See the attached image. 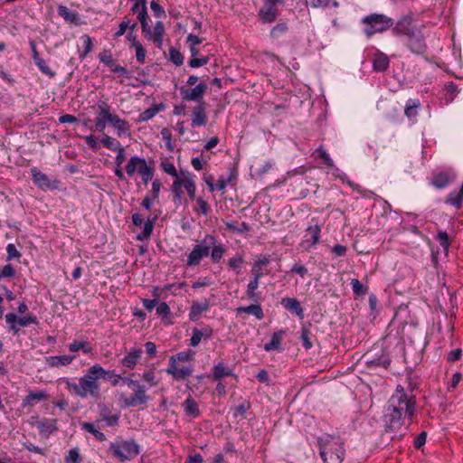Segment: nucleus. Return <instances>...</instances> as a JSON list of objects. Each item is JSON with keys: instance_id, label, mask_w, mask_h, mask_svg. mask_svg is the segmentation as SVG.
<instances>
[{"instance_id": "obj_1", "label": "nucleus", "mask_w": 463, "mask_h": 463, "mask_svg": "<svg viewBox=\"0 0 463 463\" xmlns=\"http://www.w3.org/2000/svg\"><path fill=\"white\" fill-rule=\"evenodd\" d=\"M416 397L412 392L406 391L403 386L397 385L394 393L388 401L384 414V422L387 429L399 430L408 420L411 424L415 415Z\"/></svg>"}, {"instance_id": "obj_2", "label": "nucleus", "mask_w": 463, "mask_h": 463, "mask_svg": "<svg viewBox=\"0 0 463 463\" xmlns=\"http://www.w3.org/2000/svg\"><path fill=\"white\" fill-rule=\"evenodd\" d=\"M99 373H102V371H98L93 364L88 369L86 373L79 379L78 383L69 378H62L61 381L65 384L66 389L76 396L80 398H86L88 396L98 398L100 392L97 375Z\"/></svg>"}, {"instance_id": "obj_3", "label": "nucleus", "mask_w": 463, "mask_h": 463, "mask_svg": "<svg viewBox=\"0 0 463 463\" xmlns=\"http://www.w3.org/2000/svg\"><path fill=\"white\" fill-rule=\"evenodd\" d=\"M319 454L324 463H342L345 457L344 442L338 436L324 434L317 438Z\"/></svg>"}, {"instance_id": "obj_4", "label": "nucleus", "mask_w": 463, "mask_h": 463, "mask_svg": "<svg viewBox=\"0 0 463 463\" xmlns=\"http://www.w3.org/2000/svg\"><path fill=\"white\" fill-rule=\"evenodd\" d=\"M108 453L120 462L131 460L140 453V447L135 439H116L109 444Z\"/></svg>"}, {"instance_id": "obj_5", "label": "nucleus", "mask_w": 463, "mask_h": 463, "mask_svg": "<svg viewBox=\"0 0 463 463\" xmlns=\"http://www.w3.org/2000/svg\"><path fill=\"white\" fill-rule=\"evenodd\" d=\"M362 22L365 24L364 33L368 37L376 33H383L393 25L392 18L379 14L365 16Z\"/></svg>"}, {"instance_id": "obj_6", "label": "nucleus", "mask_w": 463, "mask_h": 463, "mask_svg": "<svg viewBox=\"0 0 463 463\" xmlns=\"http://www.w3.org/2000/svg\"><path fill=\"white\" fill-rule=\"evenodd\" d=\"M215 242V238L207 235L202 241L196 244L187 257L186 265L189 267L198 266L201 260L210 254L212 244Z\"/></svg>"}, {"instance_id": "obj_7", "label": "nucleus", "mask_w": 463, "mask_h": 463, "mask_svg": "<svg viewBox=\"0 0 463 463\" xmlns=\"http://www.w3.org/2000/svg\"><path fill=\"white\" fill-rule=\"evenodd\" d=\"M126 172L128 176H132L137 172L145 184L148 183L154 176V169L147 165L145 158L138 156L130 157L126 165Z\"/></svg>"}, {"instance_id": "obj_8", "label": "nucleus", "mask_w": 463, "mask_h": 463, "mask_svg": "<svg viewBox=\"0 0 463 463\" xmlns=\"http://www.w3.org/2000/svg\"><path fill=\"white\" fill-rule=\"evenodd\" d=\"M420 28H425L423 24L418 26L412 14L402 16L393 25L392 33L396 36H409L418 31Z\"/></svg>"}, {"instance_id": "obj_9", "label": "nucleus", "mask_w": 463, "mask_h": 463, "mask_svg": "<svg viewBox=\"0 0 463 463\" xmlns=\"http://www.w3.org/2000/svg\"><path fill=\"white\" fill-rule=\"evenodd\" d=\"M423 29L424 28H420L418 31L406 37L407 48L416 55L424 54L428 49Z\"/></svg>"}, {"instance_id": "obj_10", "label": "nucleus", "mask_w": 463, "mask_h": 463, "mask_svg": "<svg viewBox=\"0 0 463 463\" xmlns=\"http://www.w3.org/2000/svg\"><path fill=\"white\" fill-rule=\"evenodd\" d=\"M208 89L204 81L200 82L194 88L189 89L184 86L180 88V95L184 101H194L197 104L205 103L203 96Z\"/></svg>"}, {"instance_id": "obj_11", "label": "nucleus", "mask_w": 463, "mask_h": 463, "mask_svg": "<svg viewBox=\"0 0 463 463\" xmlns=\"http://www.w3.org/2000/svg\"><path fill=\"white\" fill-rule=\"evenodd\" d=\"M134 393L127 397L124 393L119 395L120 401L124 402L127 407H137L138 405L146 404L149 401L146 395V390L144 385L138 384L132 389Z\"/></svg>"}, {"instance_id": "obj_12", "label": "nucleus", "mask_w": 463, "mask_h": 463, "mask_svg": "<svg viewBox=\"0 0 463 463\" xmlns=\"http://www.w3.org/2000/svg\"><path fill=\"white\" fill-rule=\"evenodd\" d=\"M165 372L169 375H172L175 380L182 381L187 379L192 374L193 368L192 366L180 367L177 363H175V357L171 356Z\"/></svg>"}, {"instance_id": "obj_13", "label": "nucleus", "mask_w": 463, "mask_h": 463, "mask_svg": "<svg viewBox=\"0 0 463 463\" xmlns=\"http://www.w3.org/2000/svg\"><path fill=\"white\" fill-rule=\"evenodd\" d=\"M456 177L457 175L452 170L439 172L433 175L430 184L437 189H443L453 182Z\"/></svg>"}, {"instance_id": "obj_14", "label": "nucleus", "mask_w": 463, "mask_h": 463, "mask_svg": "<svg viewBox=\"0 0 463 463\" xmlns=\"http://www.w3.org/2000/svg\"><path fill=\"white\" fill-rule=\"evenodd\" d=\"M192 126L203 127L207 124L208 117L206 113V103L197 104L192 111Z\"/></svg>"}, {"instance_id": "obj_15", "label": "nucleus", "mask_w": 463, "mask_h": 463, "mask_svg": "<svg viewBox=\"0 0 463 463\" xmlns=\"http://www.w3.org/2000/svg\"><path fill=\"white\" fill-rule=\"evenodd\" d=\"M48 396H49L48 393L44 390L30 392L23 400L21 406L24 409H26V408L31 409L37 402L48 399Z\"/></svg>"}, {"instance_id": "obj_16", "label": "nucleus", "mask_w": 463, "mask_h": 463, "mask_svg": "<svg viewBox=\"0 0 463 463\" xmlns=\"http://www.w3.org/2000/svg\"><path fill=\"white\" fill-rule=\"evenodd\" d=\"M36 428L42 435L48 437L57 430V420L55 419L36 418Z\"/></svg>"}, {"instance_id": "obj_17", "label": "nucleus", "mask_w": 463, "mask_h": 463, "mask_svg": "<svg viewBox=\"0 0 463 463\" xmlns=\"http://www.w3.org/2000/svg\"><path fill=\"white\" fill-rule=\"evenodd\" d=\"M210 307V302L204 298L203 301H194L189 312V319L192 321H197L203 312H205Z\"/></svg>"}, {"instance_id": "obj_18", "label": "nucleus", "mask_w": 463, "mask_h": 463, "mask_svg": "<svg viewBox=\"0 0 463 463\" xmlns=\"http://www.w3.org/2000/svg\"><path fill=\"white\" fill-rule=\"evenodd\" d=\"M144 33L157 47H161L163 43V35L165 33V26L161 21L156 23L153 30L150 28L149 32Z\"/></svg>"}, {"instance_id": "obj_19", "label": "nucleus", "mask_w": 463, "mask_h": 463, "mask_svg": "<svg viewBox=\"0 0 463 463\" xmlns=\"http://www.w3.org/2000/svg\"><path fill=\"white\" fill-rule=\"evenodd\" d=\"M281 305L285 309L296 314L299 318H304V310L300 302L295 298H283Z\"/></svg>"}, {"instance_id": "obj_20", "label": "nucleus", "mask_w": 463, "mask_h": 463, "mask_svg": "<svg viewBox=\"0 0 463 463\" xmlns=\"http://www.w3.org/2000/svg\"><path fill=\"white\" fill-rule=\"evenodd\" d=\"M94 366L97 368L98 371H102V373H99L98 378L104 379L107 381H109L113 386H117L121 379V376L117 374L115 371L110 370H105L100 364H95Z\"/></svg>"}, {"instance_id": "obj_21", "label": "nucleus", "mask_w": 463, "mask_h": 463, "mask_svg": "<svg viewBox=\"0 0 463 463\" xmlns=\"http://www.w3.org/2000/svg\"><path fill=\"white\" fill-rule=\"evenodd\" d=\"M142 350L141 349H132L128 353L127 355L121 360V364L123 366L133 369L139 358L141 357Z\"/></svg>"}, {"instance_id": "obj_22", "label": "nucleus", "mask_w": 463, "mask_h": 463, "mask_svg": "<svg viewBox=\"0 0 463 463\" xmlns=\"http://www.w3.org/2000/svg\"><path fill=\"white\" fill-rule=\"evenodd\" d=\"M31 174L33 176V180L36 185H38L40 188H49L51 186L50 180L48 176L39 171L36 167H33L31 169Z\"/></svg>"}, {"instance_id": "obj_23", "label": "nucleus", "mask_w": 463, "mask_h": 463, "mask_svg": "<svg viewBox=\"0 0 463 463\" xmlns=\"http://www.w3.org/2000/svg\"><path fill=\"white\" fill-rule=\"evenodd\" d=\"M212 329L205 327L203 329L194 328L192 337L190 338V345L193 347L197 346L203 336L210 337L212 335Z\"/></svg>"}, {"instance_id": "obj_24", "label": "nucleus", "mask_w": 463, "mask_h": 463, "mask_svg": "<svg viewBox=\"0 0 463 463\" xmlns=\"http://www.w3.org/2000/svg\"><path fill=\"white\" fill-rule=\"evenodd\" d=\"M109 123L118 130V136L129 135V126L128 121L120 118L118 115L114 114Z\"/></svg>"}, {"instance_id": "obj_25", "label": "nucleus", "mask_w": 463, "mask_h": 463, "mask_svg": "<svg viewBox=\"0 0 463 463\" xmlns=\"http://www.w3.org/2000/svg\"><path fill=\"white\" fill-rule=\"evenodd\" d=\"M75 356L71 355H58V356H49L47 357V364L52 367H59L70 364Z\"/></svg>"}, {"instance_id": "obj_26", "label": "nucleus", "mask_w": 463, "mask_h": 463, "mask_svg": "<svg viewBox=\"0 0 463 463\" xmlns=\"http://www.w3.org/2000/svg\"><path fill=\"white\" fill-rule=\"evenodd\" d=\"M284 334H285V331H283V330L275 332L271 335L270 341L264 345V350L267 352H270L273 350H279Z\"/></svg>"}, {"instance_id": "obj_27", "label": "nucleus", "mask_w": 463, "mask_h": 463, "mask_svg": "<svg viewBox=\"0 0 463 463\" xmlns=\"http://www.w3.org/2000/svg\"><path fill=\"white\" fill-rule=\"evenodd\" d=\"M182 407L186 415L196 418L200 414V410L197 402L191 397L187 398L183 403Z\"/></svg>"}, {"instance_id": "obj_28", "label": "nucleus", "mask_w": 463, "mask_h": 463, "mask_svg": "<svg viewBox=\"0 0 463 463\" xmlns=\"http://www.w3.org/2000/svg\"><path fill=\"white\" fill-rule=\"evenodd\" d=\"M237 314L247 313L255 316L258 319L264 317L263 310L259 304H252L248 307H239L236 309Z\"/></svg>"}, {"instance_id": "obj_29", "label": "nucleus", "mask_w": 463, "mask_h": 463, "mask_svg": "<svg viewBox=\"0 0 463 463\" xmlns=\"http://www.w3.org/2000/svg\"><path fill=\"white\" fill-rule=\"evenodd\" d=\"M320 226L318 225H313L308 226L306 230V241L309 243L310 246H313L317 243L320 236Z\"/></svg>"}, {"instance_id": "obj_30", "label": "nucleus", "mask_w": 463, "mask_h": 463, "mask_svg": "<svg viewBox=\"0 0 463 463\" xmlns=\"http://www.w3.org/2000/svg\"><path fill=\"white\" fill-rule=\"evenodd\" d=\"M270 262L269 256H262L258 260L253 263L251 268V274L255 277H263L264 273L262 272L263 267H266Z\"/></svg>"}, {"instance_id": "obj_31", "label": "nucleus", "mask_w": 463, "mask_h": 463, "mask_svg": "<svg viewBox=\"0 0 463 463\" xmlns=\"http://www.w3.org/2000/svg\"><path fill=\"white\" fill-rule=\"evenodd\" d=\"M184 175H185V173L183 172L181 176L175 178V181L173 182V184L171 186V191L174 194L175 200H179L184 194L182 188L183 187L184 188Z\"/></svg>"}, {"instance_id": "obj_32", "label": "nucleus", "mask_w": 463, "mask_h": 463, "mask_svg": "<svg viewBox=\"0 0 463 463\" xmlns=\"http://www.w3.org/2000/svg\"><path fill=\"white\" fill-rule=\"evenodd\" d=\"M373 70L376 71H385L389 67V59L383 53L376 54L373 61Z\"/></svg>"}, {"instance_id": "obj_33", "label": "nucleus", "mask_w": 463, "mask_h": 463, "mask_svg": "<svg viewBox=\"0 0 463 463\" xmlns=\"http://www.w3.org/2000/svg\"><path fill=\"white\" fill-rule=\"evenodd\" d=\"M137 18L140 21L142 31L149 32L150 26L147 23L146 0H141V9L139 13H137Z\"/></svg>"}, {"instance_id": "obj_34", "label": "nucleus", "mask_w": 463, "mask_h": 463, "mask_svg": "<svg viewBox=\"0 0 463 463\" xmlns=\"http://www.w3.org/2000/svg\"><path fill=\"white\" fill-rule=\"evenodd\" d=\"M68 347L71 352L81 350L84 354H90L93 349L90 343L88 341H73Z\"/></svg>"}, {"instance_id": "obj_35", "label": "nucleus", "mask_w": 463, "mask_h": 463, "mask_svg": "<svg viewBox=\"0 0 463 463\" xmlns=\"http://www.w3.org/2000/svg\"><path fill=\"white\" fill-rule=\"evenodd\" d=\"M260 277L253 276V279L250 280L248 286L246 294L249 299L257 302L258 301V295L256 293V289L259 288L260 284Z\"/></svg>"}, {"instance_id": "obj_36", "label": "nucleus", "mask_w": 463, "mask_h": 463, "mask_svg": "<svg viewBox=\"0 0 463 463\" xmlns=\"http://www.w3.org/2000/svg\"><path fill=\"white\" fill-rule=\"evenodd\" d=\"M98 109L99 110L97 118H101L102 120L110 121L114 114L110 112L109 105L102 100H99L97 104Z\"/></svg>"}, {"instance_id": "obj_37", "label": "nucleus", "mask_w": 463, "mask_h": 463, "mask_svg": "<svg viewBox=\"0 0 463 463\" xmlns=\"http://www.w3.org/2000/svg\"><path fill=\"white\" fill-rule=\"evenodd\" d=\"M232 370L229 367H224L222 364L213 366V378L214 381H220L222 377L232 376Z\"/></svg>"}, {"instance_id": "obj_38", "label": "nucleus", "mask_w": 463, "mask_h": 463, "mask_svg": "<svg viewBox=\"0 0 463 463\" xmlns=\"http://www.w3.org/2000/svg\"><path fill=\"white\" fill-rule=\"evenodd\" d=\"M420 107V102L419 99H409L405 106L404 114L409 118H414L417 116Z\"/></svg>"}, {"instance_id": "obj_39", "label": "nucleus", "mask_w": 463, "mask_h": 463, "mask_svg": "<svg viewBox=\"0 0 463 463\" xmlns=\"http://www.w3.org/2000/svg\"><path fill=\"white\" fill-rule=\"evenodd\" d=\"M184 189L186 190L189 197L194 200L195 199V183L192 177V175L188 173H185L184 175Z\"/></svg>"}, {"instance_id": "obj_40", "label": "nucleus", "mask_w": 463, "mask_h": 463, "mask_svg": "<svg viewBox=\"0 0 463 463\" xmlns=\"http://www.w3.org/2000/svg\"><path fill=\"white\" fill-rule=\"evenodd\" d=\"M350 284L356 297H363L367 294L368 288L362 284L357 279H352Z\"/></svg>"}, {"instance_id": "obj_41", "label": "nucleus", "mask_w": 463, "mask_h": 463, "mask_svg": "<svg viewBox=\"0 0 463 463\" xmlns=\"http://www.w3.org/2000/svg\"><path fill=\"white\" fill-rule=\"evenodd\" d=\"M196 206L194 208V212L199 213L204 216L208 215L211 207L207 201H205L203 197L199 196L196 199Z\"/></svg>"}, {"instance_id": "obj_42", "label": "nucleus", "mask_w": 463, "mask_h": 463, "mask_svg": "<svg viewBox=\"0 0 463 463\" xmlns=\"http://www.w3.org/2000/svg\"><path fill=\"white\" fill-rule=\"evenodd\" d=\"M33 61L39 70L49 78H53L56 75V72L47 65L46 61L43 58L39 57L33 60Z\"/></svg>"}, {"instance_id": "obj_43", "label": "nucleus", "mask_w": 463, "mask_h": 463, "mask_svg": "<svg viewBox=\"0 0 463 463\" xmlns=\"http://www.w3.org/2000/svg\"><path fill=\"white\" fill-rule=\"evenodd\" d=\"M100 142L104 147L112 151H116L121 146L120 143L116 138L111 137L106 134L103 136Z\"/></svg>"}, {"instance_id": "obj_44", "label": "nucleus", "mask_w": 463, "mask_h": 463, "mask_svg": "<svg viewBox=\"0 0 463 463\" xmlns=\"http://www.w3.org/2000/svg\"><path fill=\"white\" fill-rule=\"evenodd\" d=\"M81 428H82L84 430H86V431H88V432H90V433L93 434V435L96 437V439H99V440H100V441H103V440H105V439H107V438H106V435H105L103 432H101V431L98 430L94 427V425H93L92 423H90V422H83V423L81 424Z\"/></svg>"}, {"instance_id": "obj_45", "label": "nucleus", "mask_w": 463, "mask_h": 463, "mask_svg": "<svg viewBox=\"0 0 463 463\" xmlns=\"http://www.w3.org/2000/svg\"><path fill=\"white\" fill-rule=\"evenodd\" d=\"M213 247L211 251V258L213 262L216 263L222 260L223 254L226 251V249L222 244L214 245L213 243Z\"/></svg>"}, {"instance_id": "obj_46", "label": "nucleus", "mask_w": 463, "mask_h": 463, "mask_svg": "<svg viewBox=\"0 0 463 463\" xmlns=\"http://www.w3.org/2000/svg\"><path fill=\"white\" fill-rule=\"evenodd\" d=\"M244 262L242 256L237 253L233 258H232L228 265L235 271L236 274H240L241 272V265Z\"/></svg>"}, {"instance_id": "obj_47", "label": "nucleus", "mask_w": 463, "mask_h": 463, "mask_svg": "<svg viewBox=\"0 0 463 463\" xmlns=\"http://www.w3.org/2000/svg\"><path fill=\"white\" fill-rule=\"evenodd\" d=\"M58 14L66 21L72 22L75 20L76 14L71 12L67 6L60 5L58 7Z\"/></svg>"}, {"instance_id": "obj_48", "label": "nucleus", "mask_w": 463, "mask_h": 463, "mask_svg": "<svg viewBox=\"0 0 463 463\" xmlns=\"http://www.w3.org/2000/svg\"><path fill=\"white\" fill-rule=\"evenodd\" d=\"M133 46L136 49L137 61L141 64L145 63L146 50L144 49L142 44L137 41H134Z\"/></svg>"}, {"instance_id": "obj_49", "label": "nucleus", "mask_w": 463, "mask_h": 463, "mask_svg": "<svg viewBox=\"0 0 463 463\" xmlns=\"http://www.w3.org/2000/svg\"><path fill=\"white\" fill-rule=\"evenodd\" d=\"M157 112H158V109L156 108L147 109L139 114L138 121L139 122L147 121V120L151 119L153 117H155Z\"/></svg>"}, {"instance_id": "obj_50", "label": "nucleus", "mask_w": 463, "mask_h": 463, "mask_svg": "<svg viewBox=\"0 0 463 463\" xmlns=\"http://www.w3.org/2000/svg\"><path fill=\"white\" fill-rule=\"evenodd\" d=\"M300 338H301L303 346L306 349H310L313 346L312 342L310 341V331L305 326L302 327V329H301Z\"/></svg>"}, {"instance_id": "obj_51", "label": "nucleus", "mask_w": 463, "mask_h": 463, "mask_svg": "<svg viewBox=\"0 0 463 463\" xmlns=\"http://www.w3.org/2000/svg\"><path fill=\"white\" fill-rule=\"evenodd\" d=\"M170 54V60L173 63H175L176 66H180L183 64L184 57L183 54L175 49H170L169 51Z\"/></svg>"}, {"instance_id": "obj_52", "label": "nucleus", "mask_w": 463, "mask_h": 463, "mask_svg": "<svg viewBox=\"0 0 463 463\" xmlns=\"http://www.w3.org/2000/svg\"><path fill=\"white\" fill-rule=\"evenodd\" d=\"M107 409L104 410V411L101 412L100 416H101V419L106 421V424L108 426H115L118 424V415H109V414H107Z\"/></svg>"}, {"instance_id": "obj_53", "label": "nucleus", "mask_w": 463, "mask_h": 463, "mask_svg": "<svg viewBox=\"0 0 463 463\" xmlns=\"http://www.w3.org/2000/svg\"><path fill=\"white\" fill-rule=\"evenodd\" d=\"M154 228V222L148 219L144 225L142 235H138V239H147L150 237Z\"/></svg>"}, {"instance_id": "obj_54", "label": "nucleus", "mask_w": 463, "mask_h": 463, "mask_svg": "<svg viewBox=\"0 0 463 463\" xmlns=\"http://www.w3.org/2000/svg\"><path fill=\"white\" fill-rule=\"evenodd\" d=\"M83 44H84V51L80 54V58L84 59L91 51L93 48L92 39L89 35L83 36Z\"/></svg>"}, {"instance_id": "obj_55", "label": "nucleus", "mask_w": 463, "mask_h": 463, "mask_svg": "<svg viewBox=\"0 0 463 463\" xmlns=\"http://www.w3.org/2000/svg\"><path fill=\"white\" fill-rule=\"evenodd\" d=\"M316 152L318 153L319 157L323 160V163L329 167H332L334 165L333 160L330 158L329 155L326 153L325 149H323L322 146H319L316 150Z\"/></svg>"}, {"instance_id": "obj_56", "label": "nucleus", "mask_w": 463, "mask_h": 463, "mask_svg": "<svg viewBox=\"0 0 463 463\" xmlns=\"http://www.w3.org/2000/svg\"><path fill=\"white\" fill-rule=\"evenodd\" d=\"M194 353L191 350H188V351H184V352H180V353L176 354V355H174V356L175 357V363H177V361H180V362L192 361L194 359Z\"/></svg>"}, {"instance_id": "obj_57", "label": "nucleus", "mask_w": 463, "mask_h": 463, "mask_svg": "<svg viewBox=\"0 0 463 463\" xmlns=\"http://www.w3.org/2000/svg\"><path fill=\"white\" fill-rule=\"evenodd\" d=\"M161 167L162 169L168 175L177 178V177H180L178 175V173L176 171V168L175 166L174 165L173 163H170V162H163L161 163Z\"/></svg>"}, {"instance_id": "obj_58", "label": "nucleus", "mask_w": 463, "mask_h": 463, "mask_svg": "<svg viewBox=\"0 0 463 463\" xmlns=\"http://www.w3.org/2000/svg\"><path fill=\"white\" fill-rule=\"evenodd\" d=\"M210 61V58L208 56L202 58H192L190 59L188 64L192 68H198L207 64Z\"/></svg>"}, {"instance_id": "obj_59", "label": "nucleus", "mask_w": 463, "mask_h": 463, "mask_svg": "<svg viewBox=\"0 0 463 463\" xmlns=\"http://www.w3.org/2000/svg\"><path fill=\"white\" fill-rule=\"evenodd\" d=\"M36 323H37V318L35 316H33V315L18 317L19 326L25 327L32 324H36Z\"/></svg>"}, {"instance_id": "obj_60", "label": "nucleus", "mask_w": 463, "mask_h": 463, "mask_svg": "<svg viewBox=\"0 0 463 463\" xmlns=\"http://www.w3.org/2000/svg\"><path fill=\"white\" fill-rule=\"evenodd\" d=\"M437 239L439 241L440 246L444 250H448L449 247V235L446 232L439 231L437 233Z\"/></svg>"}, {"instance_id": "obj_61", "label": "nucleus", "mask_w": 463, "mask_h": 463, "mask_svg": "<svg viewBox=\"0 0 463 463\" xmlns=\"http://www.w3.org/2000/svg\"><path fill=\"white\" fill-rule=\"evenodd\" d=\"M6 253H7V260H13V259H19L22 255L17 250L16 247L13 243H9L6 246Z\"/></svg>"}, {"instance_id": "obj_62", "label": "nucleus", "mask_w": 463, "mask_h": 463, "mask_svg": "<svg viewBox=\"0 0 463 463\" xmlns=\"http://www.w3.org/2000/svg\"><path fill=\"white\" fill-rule=\"evenodd\" d=\"M142 379L145 382H146L150 386L157 385V381L156 380V373L152 370L146 371L142 375Z\"/></svg>"}, {"instance_id": "obj_63", "label": "nucleus", "mask_w": 463, "mask_h": 463, "mask_svg": "<svg viewBox=\"0 0 463 463\" xmlns=\"http://www.w3.org/2000/svg\"><path fill=\"white\" fill-rule=\"evenodd\" d=\"M170 307L165 302H161L156 306V314L160 317H166L170 315Z\"/></svg>"}, {"instance_id": "obj_64", "label": "nucleus", "mask_w": 463, "mask_h": 463, "mask_svg": "<svg viewBox=\"0 0 463 463\" xmlns=\"http://www.w3.org/2000/svg\"><path fill=\"white\" fill-rule=\"evenodd\" d=\"M162 138L165 141L168 150L173 151L174 146L172 144V134L169 129L163 128L161 130Z\"/></svg>"}]
</instances>
